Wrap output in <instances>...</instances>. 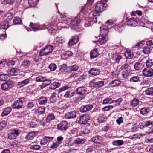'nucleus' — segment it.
I'll use <instances>...</instances> for the list:
<instances>
[{
	"mask_svg": "<svg viewBox=\"0 0 153 153\" xmlns=\"http://www.w3.org/2000/svg\"><path fill=\"white\" fill-rule=\"evenodd\" d=\"M139 101L138 99L136 98L134 99L131 102V105L133 107L137 106L139 104Z\"/></svg>",
	"mask_w": 153,
	"mask_h": 153,
	"instance_id": "c03bdc74",
	"label": "nucleus"
},
{
	"mask_svg": "<svg viewBox=\"0 0 153 153\" xmlns=\"http://www.w3.org/2000/svg\"><path fill=\"white\" fill-rule=\"evenodd\" d=\"M80 22V19L79 17H77L71 20V24L73 26H77L78 25Z\"/></svg>",
	"mask_w": 153,
	"mask_h": 153,
	"instance_id": "f3484780",
	"label": "nucleus"
},
{
	"mask_svg": "<svg viewBox=\"0 0 153 153\" xmlns=\"http://www.w3.org/2000/svg\"><path fill=\"white\" fill-rule=\"evenodd\" d=\"M49 68L51 71H54L56 69L57 66L55 64L52 63L49 65Z\"/></svg>",
	"mask_w": 153,
	"mask_h": 153,
	"instance_id": "6e6d98bb",
	"label": "nucleus"
},
{
	"mask_svg": "<svg viewBox=\"0 0 153 153\" xmlns=\"http://www.w3.org/2000/svg\"><path fill=\"white\" fill-rule=\"evenodd\" d=\"M29 81V79H27L20 82H19L18 84V85L19 88L22 87L28 83Z\"/></svg>",
	"mask_w": 153,
	"mask_h": 153,
	"instance_id": "c85d7f7f",
	"label": "nucleus"
},
{
	"mask_svg": "<svg viewBox=\"0 0 153 153\" xmlns=\"http://www.w3.org/2000/svg\"><path fill=\"white\" fill-rule=\"evenodd\" d=\"M12 110V108L10 107H8L4 108L2 113V116H5L8 115Z\"/></svg>",
	"mask_w": 153,
	"mask_h": 153,
	"instance_id": "4be33fe9",
	"label": "nucleus"
},
{
	"mask_svg": "<svg viewBox=\"0 0 153 153\" xmlns=\"http://www.w3.org/2000/svg\"><path fill=\"white\" fill-rule=\"evenodd\" d=\"M147 66H152L153 65V62L152 60L149 59L147 60L146 62Z\"/></svg>",
	"mask_w": 153,
	"mask_h": 153,
	"instance_id": "338daca9",
	"label": "nucleus"
},
{
	"mask_svg": "<svg viewBox=\"0 0 153 153\" xmlns=\"http://www.w3.org/2000/svg\"><path fill=\"white\" fill-rule=\"evenodd\" d=\"M78 131L77 128H74L71 131V134L74 135H76Z\"/></svg>",
	"mask_w": 153,
	"mask_h": 153,
	"instance_id": "e2e57ef3",
	"label": "nucleus"
},
{
	"mask_svg": "<svg viewBox=\"0 0 153 153\" xmlns=\"http://www.w3.org/2000/svg\"><path fill=\"white\" fill-rule=\"evenodd\" d=\"M131 82H136L140 81V77L138 76H134L132 77L130 79Z\"/></svg>",
	"mask_w": 153,
	"mask_h": 153,
	"instance_id": "79ce46f5",
	"label": "nucleus"
},
{
	"mask_svg": "<svg viewBox=\"0 0 153 153\" xmlns=\"http://www.w3.org/2000/svg\"><path fill=\"white\" fill-rule=\"evenodd\" d=\"M41 148V146L39 145H31L30 146V148L31 149L35 150H39Z\"/></svg>",
	"mask_w": 153,
	"mask_h": 153,
	"instance_id": "69168bd1",
	"label": "nucleus"
},
{
	"mask_svg": "<svg viewBox=\"0 0 153 153\" xmlns=\"http://www.w3.org/2000/svg\"><path fill=\"white\" fill-rule=\"evenodd\" d=\"M96 79H93L89 83V86L92 88H98L103 86L104 82L103 81L96 82Z\"/></svg>",
	"mask_w": 153,
	"mask_h": 153,
	"instance_id": "20e7f679",
	"label": "nucleus"
},
{
	"mask_svg": "<svg viewBox=\"0 0 153 153\" xmlns=\"http://www.w3.org/2000/svg\"><path fill=\"white\" fill-rule=\"evenodd\" d=\"M30 26L34 31L38 30L39 27V23H30Z\"/></svg>",
	"mask_w": 153,
	"mask_h": 153,
	"instance_id": "cd10ccee",
	"label": "nucleus"
},
{
	"mask_svg": "<svg viewBox=\"0 0 153 153\" xmlns=\"http://www.w3.org/2000/svg\"><path fill=\"white\" fill-rule=\"evenodd\" d=\"M68 128V124L67 121H62L57 126L58 129L62 131H65Z\"/></svg>",
	"mask_w": 153,
	"mask_h": 153,
	"instance_id": "0eeeda50",
	"label": "nucleus"
},
{
	"mask_svg": "<svg viewBox=\"0 0 153 153\" xmlns=\"http://www.w3.org/2000/svg\"><path fill=\"white\" fill-rule=\"evenodd\" d=\"M143 52L145 54H148L151 52V50L149 48L147 47H145L143 48Z\"/></svg>",
	"mask_w": 153,
	"mask_h": 153,
	"instance_id": "09e8293b",
	"label": "nucleus"
},
{
	"mask_svg": "<svg viewBox=\"0 0 153 153\" xmlns=\"http://www.w3.org/2000/svg\"><path fill=\"white\" fill-rule=\"evenodd\" d=\"M56 41L57 42L62 44L65 41V39L62 37H58L56 38Z\"/></svg>",
	"mask_w": 153,
	"mask_h": 153,
	"instance_id": "5fc2aeb1",
	"label": "nucleus"
},
{
	"mask_svg": "<svg viewBox=\"0 0 153 153\" xmlns=\"http://www.w3.org/2000/svg\"><path fill=\"white\" fill-rule=\"evenodd\" d=\"M61 143L59 142H53L51 145L50 147L52 149H54L58 147L61 144Z\"/></svg>",
	"mask_w": 153,
	"mask_h": 153,
	"instance_id": "bf43d9fd",
	"label": "nucleus"
},
{
	"mask_svg": "<svg viewBox=\"0 0 153 153\" xmlns=\"http://www.w3.org/2000/svg\"><path fill=\"white\" fill-rule=\"evenodd\" d=\"M22 23L21 19L19 17H15L13 19V23L14 24H20Z\"/></svg>",
	"mask_w": 153,
	"mask_h": 153,
	"instance_id": "603ef678",
	"label": "nucleus"
},
{
	"mask_svg": "<svg viewBox=\"0 0 153 153\" xmlns=\"http://www.w3.org/2000/svg\"><path fill=\"white\" fill-rule=\"evenodd\" d=\"M145 92L147 95L153 96V87L148 88Z\"/></svg>",
	"mask_w": 153,
	"mask_h": 153,
	"instance_id": "58836bf2",
	"label": "nucleus"
},
{
	"mask_svg": "<svg viewBox=\"0 0 153 153\" xmlns=\"http://www.w3.org/2000/svg\"><path fill=\"white\" fill-rule=\"evenodd\" d=\"M78 36L77 35H75L71 39L69 40L68 45L69 46H72L76 44L78 42Z\"/></svg>",
	"mask_w": 153,
	"mask_h": 153,
	"instance_id": "ddd939ff",
	"label": "nucleus"
},
{
	"mask_svg": "<svg viewBox=\"0 0 153 153\" xmlns=\"http://www.w3.org/2000/svg\"><path fill=\"white\" fill-rule=\"evenodd\" d=\"M132 52L130 50H127L125 53L124 55L126 58L130 59L133 56Z\"/></svg>",
	"mask_w": 153,
	"mask_h": 153,
	"instance_id": "7c9ffc66",
	"label": "nucleus"
},
{
	"mask_svg": "<svg viewBox=\"0 0 153 153\" xmlns=\"http://www.w3.org/2000/svg\"><path fill=\"white\" fill-rule=\"evenodd\" d=\"M105 3L104 0L98 1L96 5L95 10L101 12L105 10L107 7V5Z\"/></svg>",
	"mask_w": 153,
	"mask_h": 153,
	"instance_id": "7ed1b4c3",
	"label": "nucleus"
},
{
	"mask_svg": "<svg viewBox=\"0 0 153 153\" xmlns=\"http://www.w3.org/2000/svg\"><path fill=\"white\" fill-rule=\"evenodd\" d=\"M143 74L146 77H151L153 76V69L151 68H146L143 71Z\"/></svg>",
	"mask_w": 153,
	"mask_h": 153,
	"instance_id": "6e6552de",
	"label": "nucleus"
},
{
	"mask_svg": "<svg viewBox=\"0 0 153 153\" xmlns=\"http://www.w3.org/2000/svg\"><path fill=\"white\" fill-rule=\"evenodd\" d=\"M120 84V82L118 80H115L114 81H112L109 84L110 85H111V86L115 87L117 86H118Z\"/></svg>",
	"mask_w": 153,
	"mask_h": 153,
	"instance_id": "a19ab883",
	"label": "nucleus"
},
{
	"mask_svg": "<svg viewBox=\"0 0 153 153\" xmlns=\"http://www.w3.org/2000/svg\"><path fill=\"white\" fill-rule=\"evenodd\" d=\"M150 111L149 108H143L141 109L140 110V113L143 115L147 114Z\"/></svg>",
	"mask_w": 153,
	"mask_h": 153,
	"instance_id": "72a5a7b5",
	"label": "nucleus"
},
{
	"mask_svg": "<svg viewBox=\"0 0 153 153\" xmlns=\"http://www.w3.org/2000/svg\"><path fill=\"white\" fill-rule=\"evenodd\" d=\"M91 18H89L85 20L84 25L85 27H88L91 25L92 24L91 22Z\"/></svg>",
	"mask_w": 153,
	"mask_h": 153,
	"instance_id": "49530a36",
	"label": "nucleus"
},
{
	"mask_svg": "<svg viewBox=\"0 0 153 153\" xmlns=\"http://www.w3.org/2000/svg\"><path fill=\"white\" fill-rule=\"evenodd\" d=\"M53 49L52 45H46L39 52V55L40 56L48 55L53 51Z\"/></svg>",
	"mask_w": 153,
	"mask_h": 153,
	"instance_id": "f03ea898",
	"label": "nucleus"
},
{
	"mask_svg": "<svg viewBox=\"0 0 153 153\" xmlns=\"http://www.w3.org/2000/svg\"><path fill=\"white\" fill-rule=\"evenodd\" d=\"M122 56L118 54H113L112 56V59L116 62L118 63L120 60L122 59Z\"/></svg>",
	"mask_w": 153,
	"mask_h": 153,
	"instance_id": "412c9836",
	"label": "nucleus"
},
{
	"mask_svg": "<svg viewBox=\"0 0 153 153\" xmlns=\"http://www.w3.org/2000/svg\"><path fill=\"white\" fill-rule=\"evenodd\" d=\"M122 101V99L120 98L118 99V100H113V103H115V106H118L120 105V103Z\"/></svg>",
	"mask_w": 153,
	"mask_h": 153,
	"instance_id": "680f3d73",
	"label": "nucleus"
},
{
	"mask_svg": "<svg viewBox=\"0 0 153 153\" xmlns=\"http://www.w3.org/2000/svg\"><path fill=\"white\" fill-rule=\"evenodd\" d=\"M7 126V122L3 121L0 123V131L3 129Z\"/></svg>",
	"mask_w": 153,
	"mask_h": 153,
	"instance_id": "13d9d810",
	"label": "nucleus"
},
{
	"mask_svg": "<svg viewBox=\"0 0 153 153\" xmlns=\"http://www.w3.org/2000/svg\"><path fill=\"white\" fill-rule=\"evenodd\" d=\"M90 119V117L88 115H83L80 117L78 122L80 124H85Z\"/></svg>",
	"mask_w": 153,
	"mask_h": 153,
	"instance_id": "1a4fd4ad",
	"label": "nucleus"
},
{
	"mask_svg": "<svg viewBox=\"0 0 153 153\" xmlns=\"http://www.w3.org/2000/svg\"><path fill=\"white\" fill-rule=\"evenodd\" d=\"M126 22L128 25L131 26L135 27L137 25V21L134 17L127 19Z\"/></svg>",
	"mask_w": 153,
	"mask_h": 153,
	"instance_id": "9b49d317",
	"label": "nucleus"
},
{
	"mask_svg": "<svg viewBox=\"0 0 153 153\" xmlns=\"http://www.w3.org/2000/svg\"><path fill=\"white\" fill-rule=\"evenodd\" d=\"M19 72V70L16 68H13L10 69L9 72V74L11 76H16Z\"/></svg>",
	"mask_w": 153,
	"mask_h": 153,
	"instance_id": "dca6fc26",
	"label": "nucleus"
},
{
	"mask_svg": "<svg viewBox=\"0 0 153 153\" xmlns=\"http://www.w3.org/2000/svg\"><path fill=\"white\" fill-rule=\"evenodd\" d=\"M20 134L18 130L13 129L10 131L8 134V137L11 140L15 139Z\"/></svg>",
	"mask_w": 153,
	"mask_h": 153,
	"instance_id": "423d86ee",
	"label": "nucleus"
},
{
	"mask_svg": "<svg viewBox=\"0 0 153 153\" xmlns=\"http://www.w3.org/2000/svg\"><path fill=\"white\" fill-rule=\"evenodd\" d=\"M123 143V141L121 140L114 141L112 143V144L115 146H121Z\"/></svg>",
	"mask_w": 153,
	"mask_h": 153,
	"instance_id": "ea45409f",
	"label": "nucleus"
},
{
	"mask_svg": "<svg viewBox=\"0 0 153 153\" xmlns=\"http://www.w3.org/2000/svg\"><path fill=\"white\" fill-rule=\"evenodd\" d=\"M56 94L55 93H53L51 95L50 98V100L51 102H55L56 100Z\"/></svg>",
	"mask_w": 153,
	"mask_h": 153,
	"instance_id": "774afa93",
	"label": "nucleus"
},
{
	"mask_svg": "<svg viewBox=\"0 0 153 153\" xmlns=\"http://www.w3.org/2000/svg\"><path fill=\"white\" fill-rule=\"evenodd\" d=\"M47 101L46 98L45 97H41L39 100V103L40 104L43 105L45 104Z\"/></svg>",
	"mask_w": 153,
	"mask_h": 153,
	"instance_id": "e433bc0d",
	"label": "nucleus"
},
{
	"mask_svg": "<svg viewBox=\"0 0 153 153\" xmlns=\"http://www.w3.org/2000/svg\"><path fill=\"white\" fill-rule=\"evenodd\" d=\"M67 68V66L65 64H64L59 66V69L60 71L63 72L65 71Z\"/></svg>",
	"mask_w": 153,
	"mask_h": 153,
	"instance_id": "0e129e2a",
	"label": "nucleus"
},
{
	"mask_svg": "<svg viewBox=\"0 0 153 153\" xmlns=\"http://www.w3.org/2000/svg\"><path fill=\"white\" fill-rule=\"evenodd\" d=\"M49 27H48V29L49 30L50 33H51L50 31H53L54 33L56 32V25H52L51 23H50L49 25Z\"/></svg>",
	"mask_w": 153,
	"mask_h": 153,
	"instance_id": "c9c22d12",
	"label": "nucleus"
},
{
	"mask_svg": "<svg viewBox=\"0 0 153 153\" xmlns=\"http://www.w3.org/2000/svg\"><path fill=\"white\" fill-rule=\"evenodd\" d=\"M13 86V83L11 81H8L3 83L1 85V89L4 91H7Z\"/></svg>",
	"mask_w": 153,
	"mask_h": 153,
	"instance_id": "9d476101",
	"label": "nucleus"
},
{
	"mask_svg": "<svg viewBox=\"0 0 153 153\" xmlns=\"http://www.w3.org/2000/svg\"><path fill=\"white\" fill-rule=\"evenodd\" d=\"M97 51V49H95L90 53V57L91 59H94L98 55Z\"/></svg>",
	"mask_w": 153,
	"mask_h": 153,
	"instance_id": "a878e982",
	"label": "nucleus"
},
{
	"mask_svg": "<svg viewBox=\"0 0 153 153\" xmlns=\"http://www.w3.org/2000/svg\"><path fill=\"white\" fill-rule=\"evenodd\" d=\"M25 100L23 98H21L15 101L12 105V107L14 109H19L22 108Z\"/></svg>",
	"mask_w": 153,
	"mask_h": 153,
	"instance_id": "39448f33",
	"label": "nucleus"
},
{
	"mask_svg": "<svg viewBox=\"0 0 153 153\" xmlns=\"http://www.w3.org/2000/svg\"><path fill=\"white\" fill-rule=\"evenodd\" d=\"M153 126V121L148 120L145 122L144 123H143L140 126L141 128L142 126H144V127H147L149 126Z\"/></svg>",
	"mask_w": 153,
	"mask_h": 153,
	"instance_id": "473e14b6",
	"label": "nucleus"
},
{
	"mask_svg": "<svg viewBox=\"0 0 153 153\" xmlns=\"http://www.w3.org/2000/svg\"><path fill=\"white\" fill-rule=\"evenodd\" d=\"M100 35L106 36L108 32V28L106 26L100 27Z\"/></svg>",
	"mask_w": 153,
	"mask_h": 153,
	"instance_id": "4468645a",
	"label": "nucleus"
},
{
	"mask_svg": "<svg viewBox=\"0 0 153 153\" xmlns=\"http://www.w3.org/2000/svg\"><path fill=\"white\" fill-rule=\"evenodd\" d=\"M55 118V116L54 114H51L47 116L46 118V120L47 122H49L51 120H54Z\"/></svg>",
	"mask_w": 153,
	"mask_h": 153,
	"instance_id": "a18cd8bd",
	"label": "nucleus"
},
{
	"mask_svg": "<svg viewBox=\"0 0 153 153\" xmlns=\"http://www.w3.org/2000/svg\"><path fill=\"white\" fill-rule=\"evenodd\" d=\"M113 100L111 98H107L105 99L103 101V103L104 104H111L113 103Z\"/></svg>",
	"mask_w": 153,
	"mask_h": 153,
	"instance_id": "864d4df0",
	"label": "nucleus"
},
{
	"mask_svg": "<svg viewBox=\"0 0 153 153\" xmlns=\"http://www.w3.org/2000/svg\"><path fill=\"white\" fill-rule=\"evenodd\" d=\"M53 138V137H45L42 139L40 142L41 144L42 145L45 144L48 141L52 140Z\"/></svg>",
	"mask_w": 153,
	"mask_h": 153,
	"instance_id": "6ab92c4d",
	"label": "nucleus"
},
{
	"mask_svg": "<svg viewBox=\"0 0 153 153\" xmlns=\"http://www.w3.org/2000/svg\"><path fill=\"white\" fill-rule=\"evenodd\" d=\"M108 40V38L106 36H100L98 41L100 44L102 45L105 43Z\"/></svg>",
	"mask_w": 153,
	"mask_h": 153,
	"instance_id": "aec40b11",
	"label": "nucleus"
},
{
	"mask_svg": "<svg viewBox=\"0 0 153 153\" xmlns=\"http://www.w3.org/2000/svg\"><path fill=\"white\" fill-rule=\"evenodd\" d=\"M105 119L104 116L102 115H100L97 118V120L99 123L103 122L105 120Z\"/></svg>",
	"mask_w": 153,
	"mask_h": 153,
	"instance_id": "4d7b16f0",
	"label": "nucleus"
},
{
	"mask_svg": "<svg viewBox=\"0 0 153 153\" xmlns=\"http://www.w3.org/2000/svg\"><path fill=\"white\" fill-rule=\"evenodd\" d=\"M85 141V139L78 138L74 141L73 143L76 145L82 144Z\"/></svg>",
	"mask_w": 153,
	"mask_h": 153,
	"instance_id": "5701e85b",
	"label": "nucleus"
},
{
	"mask_svg": "<svg viewBox=\"0 0 153 153\" xmlns=\"http://www.w3.org/2000/svg\"><path fill=\"white\" fill-rule=\"evenodd\" d=\"M69 69L71 71H76L79 68V66L77 65H74L72 66L68 67Z\"/></svg>",
	"mask_w": 153,
	"mask_h": 153,
	"instance_id": "3c124183",
	"label": "nucleus"
},
{
	"mask_svg": "<svg viewBox=\"0 0 153 153\" xmlns=\"http://www.w3.org/2000/svg\"><path fill=\"white\" fill-rule=\"evenodd\" d=\"M60 85V83L58 82H54L51 84L49 87V89H55Z\"/></svg>",
	"mask_w": 153,
	"mask_h": 153,
	"instance_id": "2f4dec72",
	"label": "nucleus"
},
{
	"mask_svg": "<svg viewBox=\"0 0 153 153\" xmlns=\"http://www.w3.org/2000/svg\"><path fill=\"white\" fill-rule=\"evenodd\" d=\"M134 68L137 70H140L143 69V65L139 62H136L134 65Z\"/></svg>",
	"mask_w": 153,
	"mask_h": 153,
	"instance_id": "f704fd0d",
	"label": "nucleus"
},
{
	"mask_svg": "<svg viewBox=\"0 0 153 153\" xmlns=\"http://www.w3.org/2000/svg\"><path fill=\"white\" fill-rule=\"evenodd\" d=\"M76 112L74 111L68 112L65 114V117L67 119L74 118L76 117Z\"/></svg>",
	"mask_w": 153,
	"mask_h": 153,
	"instance_id": "2eb2a0df",
	"label": "nucleus"
},
{
	"mask_svg": "<svg viewBox=\"0 0 153 153\" xmlns=\"http://www.w3.org/2000/svg\"><path fill=\"white\" fill-rule=\"evenodd\" d=\"M8 76L7 74H3L0 75V80L5 81L8 78Z\"/></svg>",
	"mask_w": 153,
	"mask_h": 153,
	"instance_id": "8fccbe9b",
	"label": "nucleus"
},
{
	"mask_svg": "<svg viewBox=\"0 0 153 153\" xmlns=\"http://www.w3.org/2000/svg\"><path fill=\"white\" fill-rule=\"evenodd\" d=\"M89 73L92 75L96 76L99 74L100 71L98 69L93 68L89 71Z\"/></svg>",
	"mask_w": 153,
	"mask_h": 153,
	"instance_id": "a211bd4d",
	"label": "nucleus"
},
{
	"mask_svg": "<svg viewBox=\"0 0 153 153\" xmlns=\"http://www.w3.org/2000/svg\"><path fill=\"white\" fill-rule=\"evenodd\" d=\"M36 82H43L45 80V77L42 76H39L35 79Z\"/></svg>",
	"mask_w": 153,
	"mask_h": 153,
	"instance_id": "052dcab7",
	"label": "nucleus"
},
{
	"mask_svg": "<svg viewBox=\"0 0 153 153\" xmlns=\"http://www.w3.org/2000/svg\"><path fill=\"white\" fill-rule=\"evenodd\" d=\"M152 130H151L149 131H147L146 134L137 133L133 135L130 138L132 139H140L141 137L145 136L146 134H149L152 133Z\"/></svg>",
	"mask_w": 153,
	"mask_h": 153,
	"instance_id": "f8f14e48",
	"label": "nucleus"
},
{
	"mask_svg": "<svg viewBox=\"0 0 153 153\" xmlns=\"http://www.w3.org/2000/svg\"><path fill=\"white\" fill-rule=\"evenodd\" d=\"M15 0H3L2 2L3 4H4L12 5L14 2Z\"/></svg>",
	"mask_w": 153,
	"mask_h": 153,
	"instance_id": "de8ad7c7",
	"label": "nucleus"
},
{
	"mask_svg": "<svg viewBox=\"0 0 153 153\" xmlns=\"http://www.w3.org/2000/svg\"><path fill=\"white\" fill-rule=\"evenodd\" d=\"M102 140V138L99 136H95L92 138V141L94 143H100Z\"/></svg>",
	"mask_w": 153,
	"mask_h": 153,
	"instance_id": "393cba45",
	"label": "nucleus"
},
{
	"mask_svg": "<svg viewBox=\"0 0 153 153\" xmlns=\"http://www.w3.org/2000/svg\"><path fill=\"white\" fill-rule=\"evenodd\" d=\"M74 94V92L70 91H68L64 95V97L66 98H70L73 96Z\"/></svg>",
	"mask_w": 153,
	"mask_h": 153,
	"instance_id": "bb28decb",
	"label": "nucleus"
},
{
	"mask_svg": "<svg viewBox=\"0 0 153 153\" xmlns=\"http://www.w3.org/2000/svg\"><path fill=\"white\" fill-rule=\"evenodd\" d=\"M45 107H40L36 110V113L39 114H41L45 112Z\"/></svg>",
	"mask_w": 153,
	"mask_h": 153,
	"instance_id": "4c0bfd02",
	"label": "nucleus"
},
{
	"mask_svg": "<svg viewBox=\"0 0 153 153\" xmlns=\"http://www.w3.org/2000/svg\"><path fill=\"white\" fill-rule=\"evenodd\" d=\"M86 92L85 88L83 87H79L77 89V93L80 95H83Z\"/></svg>",
	"mask_w": 153,
	"mask_h": 153,
	"instance_id": "c756f323",
	"label": "nucleus"
},
{
	"mask_svg": "<svg viewBox=\"0 0 153 153\" xmlns=\"http://www.w3.org/2000/svg\"><path fill=\"white\" fill-rule=\"evenodd\" d=\"M36 136L35 133L34 132H30L26 136L25 138L27 140L33 139Z\"/></svg>",
	"mask_w": 153,
	"mask_h": 153,
	"instance_id": "b1692460",
	"label": "nucleus"
},
{
	"mask_svg": "<svg viewBox=\"0 0 153 153\" xmlns=\"http://www.w3.org/2000/svg\"><path fill=\"white\" fill-rule=\"evenodd\" d=\"M13 17V15L11 13H8L4 16V22L2 23L0 26L1 29L6 30L9 25L10 22Z\"/></svg>",
	"mask_w": 153,
	"mask_h": 153,
	"instance_id": "f257e3e1",
	"label": "nucleus"
},
{
	"mask_svg": "<svg viewBox=\"0 0 153 153\" xmlns=\"http://www.w3.org/2000/svg\"><path fill=\"white\" fill-rule=\"evenodd\" d=\"M38 0H28V4L32 7H34L38 2Z\"/></svg>",
	"mask_w": 153,
	"mask_h": 153,
	"instance_id": "37998d69",
	"label": "nucleus"
}]
</instances>
